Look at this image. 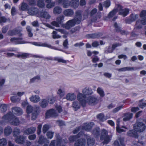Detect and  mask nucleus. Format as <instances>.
Listing matches in <instances>:
<instances>
[{
    "label": "nucleus",
    "instance_id": "nucleus-60",
    "mask_svg": "<svg viewBox=\"0 0 146 146\" xmlns=\"http://www.w3.org/2000/svg\"><path fill=\"white\" fill-rule=\"evenodd\" d=\"M51 24L57 27H60V24L58 23V22L56 20V21H53L51 23Z\"/></svg>",
    "mask_w": 146,
    "mask_h": 146
},
{
    "label": "nucleus",
    "instance_id": "nucleus-4",
    "mask_svg": "<svg viewBox=\"0 0 146 146\" xmlns=\"http://www.w3.org/2000/svg\"><path fill=\"white\" fill-rule=\"evenodd\" d=\"M97 11L96 9L94 8L90 12L91 21L92 22L96 21L98 19H100L101 17L100 14L99 13H97Z\"/></svg>",
    "mask_w": 146,
    "mask_h": 146
},
{
    "label": "nucleus",
    "instance_id": "nucleus-63",
    "mask_svg": "<svg viewBox=\"0 0 146 146\" xmlns=\"http://www.w3.org/2000/svg\"><path fill=\"white\" fill-rule=\"evenodd\" d=\"M28 12L30 15H34L35 13H36L34 9H29L28 10Z\"/></svg>",
    "mask_w": 146,
    "mask_h": 146
},
{
    "label": "nucleus",
    "instance_id": "nucleus-22",
    "mask_svg": "<svg viewBox=\"0 0 146 146\" xmlns=\"http://www.w3.org/2000/svg\"><path fill=\"white\" fill-rule=\"evenodd\" d=\"M101 33H99L94 34H91L87 35V36L88 37L92 38H96L100 37L102 36Z\"/></svg>",
    "mask_w": 146,
    "mask_h": 146
},
{
    "label": "nucleus",
    "instance_id": "nucleus-9",
    "mask_svg": "<svg viewBox=\"0 0 146 146\" xmlns=\"http://www.w3.org/2000/svg\"><path fill=\"white\" fill-rule=\"evenodd\" d=\"M86 101V103L87 102L89 105H94L97 104L98 100L96 97L94 96H90L87 98Z\"/></svg>",
    "mask_w": 146,
    "mask_h": 146
},
{
    "label": "nucleus",
    "instance_id": "nucleus-59",
    "mask_svg": "<svg viewBox=\"0 0 146 146\" xmlns=\"http://www.w3.org/2000/svg\"><path fill=\"white\" fill-rule=\"evenodd\" d=\"M33 110V107L31 105H28L27 108V111L28 113H30Z\"/></svg>",
    "mask_w": 146,
    "mask_h": 146
},
{
    "label": "nucleus",
    "instance_id": "nucleus-48",
    "mask_svg": "<svg viewBox=\"0 0 146 146\" xmlns=\"http://www.w3.org/2000/svg\"><path fill=\"white\" fill-rule=\"evenodd\" d=\"M54 60L57 61L59 62H62L64 63H66V60H64L62 58L59 57H54Z\"/></svg>",
    "mask_w": 146,
    "mask_h": 146
},
{
    "label": "nucleus",
    "instance_id": "nucleus-32",
    "mask_svg": "<svg viewBox=\"0 0 146 146\" xmlns=\"http://www.w3.org/2000/svg\"><path fill=\"white\" fill-rule=\"evenodd\" d=\"M133 114L131 113H127L125 114L124 117L123 118L124 121H127L129 120L132 117Z\"/></svg>",
    "mask_w": 146,
    "mask_h": 146
},
{
    "label": "nucleus",
    "instance_id": "nucleus-16",
    "mask_svg": "<svg viewBox=\"0 0 146 146\" xmlns=\"http://www.w3.org/2000/svg\"><path fill=\"white\" fill-rule=\"evenodd\" d=\"M36 130V128L34 127H31L26 129L24 131L25 134L29 135L30 134L34 133Z\"/></svg>",
    "mask_w": 146,
    "mask_h": 146
},
{
    "label": "nucleus",
    "instance_id": "nucleus-41",
    "mask_svg": "<svg viewBox=\"0 0 146 146\" xmlns=\"http://www.w3.org/2000/svg\"><path fill=\"white\" fill-rule=\"evenodd\" d=\"M26 29L28 33V35L29 37H32L33 36V34L31 32L32 29L29 26H27Z\"/></svg>",
    "mask_w": 146,
    "mask_h": 146
},
{
    "label": "nucleus",
    "instance_id": "nucleus-12",
    "mask_svg": "<svg viewBox=\"0 0 146 146\" xmlns=\"http://www.w3.org/2000/svg\"><path fill=\"white\" fill-rule=\"evenodd\" d=\"M39 14L40 17L46 19H49L51 17L49 13L44 10H42L40 11Z\"/></svg>",
    "mask_w": 146,
    "mask_h": 146
},
{
    "label": "nucleus",
    "instance_id": "nucleus-1",
    "mask_svg": "<svg viewBox=\"0 0 146 146\" xmlns=\"http://www.w3.org/2000/svg\"><path fill=\"white\" fill-rule=\"evenodd\" d=\"M75 14V17L74 19L68 21L65 25L64 27L66 29H69L74 26L76 24H78L81 22L82 19L81 11H77Z\"/></svg>",
    "mask_w": 146,
    "mask_h": 146
},
{
    "label": "nucleus",
    "instance_id": "nucleus-17",
    "mask_svg": "<svg viewBox=\"0 0 146 146\" xmlns=\"http://www.w3.org/2000/svg\"><path fill=\"white\" fill-rule=\"evenodd\" d=\"M86 144L85 140L81 139L77 140L75 143V146H85Z\"/></svg>",
    "mask_w": 146,
    "mask_h": 146
},
{
    "label": "nucleus",
    "instance_id": "nucleus-56",
    "mask_svg": "<svg viewBox=\"0 0 146 146\" xmlns=\"http://www.w3.org/2000/svg\"><path fill=\"white\" fill-rule=\"evenodd\" d=\"M110 5V2L109 0H107L104 2L103 6L106 8L108 7Z\"/></svg>",
    "mask_w": 146,
    "mask_h": 146
},
{
    "label": "nucleus",
    "instance_id": "nucleus-35",
    "mask_svg": "<svg viewBox=\"0 0 146 146\" xmlns=\"http://www.w3.org/2000/svg\"><path fill=\"white\" fill-rule=\"evenodd\" d=\"M40 106L42 108H46L48 105V102L45 99H43L41 100L40 103Z\"/></svg>",
    "mask_w": 146,
    "mask_h": 146
},
{
    "label": "nucleus",
    "instance_id": "nucleus-50",
    "mask_svg": "<svg viewBox=\"0 0 146 146\" xmlns=\"http://www.w3.org/2000/svg\"><path fill=\"white\" fill-rule=\"evenodd\" d=\"M52 37L54 39L60 38L61 36L60 35H58L56 32L55 31H53L52 33Z\"/></svg>",
    "mask_w": 146,
    "mask_h": 146
},
{
    "label": "nucleus",
    "instance_id": "nucleus-36",
    "mask_svg": "<svg viewBox=\"0 0 146 146\" xmlns=\"http://www.w3.org/2000/svg\"><path fill=\"white\" fill-rule=\"evenodd\" d=\"M28 8L29 6L28 5L24 2H23L21 3V6L20 8V9L23 11H25L27 10H28Z\"/></svg>",
    "mask_w": 146,
    "mask_h": 146
},
{
    "label": "nucleus",
    "instance_id": "nucleus-34",
    "mask_svg": "<svg viewBox=\"0 0 146 146\" xmlns=\"http://www.w3.org/2000/svg\"><path fill=\"white\" fill-rule=\"evenodd\" d=\"M129 11V10L128 9H122L121 11H120L119 14L122 15L123 17H125L128 13Z\"/></svg>",
    "mask_w": 146,
    "mask_h": 146
},
{
    "label": "nucleus",
    "instance_id": "nucleus-46",
    "mask_svg": "<svg viewBox=\"0 0 146 146\" xmlns=\"http://www.w3.org/2000/svg\"><path fill=\"white\" fill-rule=\"evenodd\" d=\"M20 131L19 129L16 128H15L13 131V135L14 137H17L20 133Z\"/></svg>",
    "mask_w": 146,
    "mask_h": 146
},
{
    "label": "nucleus",
    "instance_id": "nucleus-28",
    "mask_svg": "<svg viewBox=\"0 0 146 146\" xmlns=\"http://www.w3.org/2000/svg\"><path fill=\"white\" fill-rule=\"evenodd\" d=\"M100 130L98 127L95 128L93 130L92 134L96 137H98L100 135Z\"/></svg>",
    "mask_w": 146,
    "mask_h": 146
},
{
    "label": "nucleus",
    "instance_id": "nucleus-42",
    "mask_svg": "<svg viewBox=\"0 0 146 146\" xmlns=\"http://www.w3.org/2000/svg\"><path fill=\"white\" fill-rule=\"evenodd\" d=\"M13 95H15V96L12 97L11 99V101L14 102H18L20 100V99L17 97L16 96V94L15 93H13Z\"/></svg>",
    "mask_w": 146,
    "mask_h": 146
},
{
    "label": "nucleus",
    "instance_id": "nucleus-54",
    "mask_svg": "<svg viewBox=\"0 0 146 146\" xmlns=\"http://www.w3.org/2000/svg\"><path fill=\"white\" fill-rule=\"evenodd\" d=\"M49 127L47 125H44L42 128V132L44 133H45L49 129Z\"/></svg>",
    "mask_w": 146,
    "mask_h": 146
},
{
    "label": "nucleus",
    "instance_id": "nucleus-7",
    "mask_svg": "<svg viewBox=\"0 0 146 146\" xmlns=\"http://www.w3.org/2000/svg\"><path fill=\"white\" fill-rule=\"evenodd\" d=\"M29 43L36 46L46 47L51 49L64 52V51L62 50L61 49H58L54 46H52L48 44L46 42L43 43L41 42H30ZM64 52H65L64 51Z\"/></svg>",
    "mask_w": 146,
    "mask_h": 146
},
{
    "label": "nucleus",
    "instance_id": "nucleus-14",
    "mask_svg": "<svg viewBox=\"0 0 146 146\" xmlns=\"http://www.w3.org/2000/svg\"><path fill=\"white\" fill-rule=\"evenodd\" d=\"M56 137L57 139L56 142L57 146H65L64 145H62V146L60 145L61 141V139L59 137V134H56ZM55 143V140L52 141L50 144V146H54Z\"/></svg>",
    "mask_w": 146,
    "mask_h": 146
},
{
    "label": "nucleus",
    "instance_id": "nucleus-10",
    "mask_svg": "<svg viewBox=\"0 0 146 146\" xmlns=\"http://www.w3.org/2000/svg\"><path fill=\"white\" fill-rule=\"evenodd\" d=\"M23 39V38L22 37H13L11 39L10 41L13 42L15 44H23L28 43L22 40Z\"/></svg>",
    "mask_w": 146,
    "mask_h": 146
},
{
    "label": "nucleus",
    "instance_id": "nucleus-55",
    "mask_svg": "<svg viewBox=\"0 0 146 146\" xmlns=\"http://www.w3.org/2000/svg\"><path fill=\"white\" fill-rule=\"evenodd\" d=\"M88 135L86 134H84L82 131H80L78 133L76 136H77V138H80L81 137L84 136V137H86Z\"/></svg>",
    "mask_w": 146,
    "mask_h": 146
},
{
    "label": "nucleus",
    "instance_id": "nucleus-15",
    "mask_svg": "<svg viewBox=\"0 0 146 146\" xmlns=\"http://www.w3.org/2000/svg\"><path fill=\"white\" fill-rule=\"evenodd\" d=\"M63 13L66 17H71L73 15L74 13L72 9H67L64 10Z\"/></svg>",
    "mask_w": 146,
    "mask_h": 146
},
{
    "label": "nucleus",
    "instance_id": "nucleus-33",
    "mask_svg": "<svg viewBox=\"0 0 146 146\" xmlns=\"http://www.w3.org/2000/svg\"><path fill=\"white\" fill-rule=\"evenodd\" d=\"M12 132V129L11 127L8 126L5 128L4 130V133L5 135L8 136Z\"/></svg>",
    "mask_w": 146,
    "mask_h": 146
},
{
    "label": "nucleus",
    "instance_id": "nucleus-30",
    "mask_svg": "<svg viewBox=\"0 0 146 146\" xmlns=\"http://www.w3.org/2000/svg\"><path fill=\"white\" fill-rule=\"evenodd\" d=\"M38 143L40 144H42L44 143H48L49 142L46 138H44V136L42 135H40L39 137Z\"/></svg>",
    "mask_w": 146,
    "mask_h": 146
},
{
    "label": "nucleus",
    "instance_id": "nucleus-5",
    "mask_svg": "<svg viewBox=\"0 0 146 146\" xmlns=\"http://www.w3.org/2000/svg\"><path fill=\"white\" fill-rule=\"evenodd\" d=\"M108 131L104 129L102 130V134L100 139L101 140H104V143L107 144L110 142L111 139L110 136L108 135Z\"/></svg>",
    "mask_w": 146,
    "mask_h": 146
},
{
    "label": "nucleus",
    "instance_id": "nucleus-2",
    "mask_svg": "<svg viewBox=\"0 0 146 146\" xmlns=\"http://www.w3.org/2000/svg\"><path fill=\"white\" fill-rule=\"evenodd\" d=\"M83 94L79 93L77 96V98L81 103L82 106L83 107L85 106L86 104V95H92L93 92L92 89L89 87H86L84 88L82 90Z\"/></svg>",
    "mask_w": 146,
    "mask_h": 146
},
{
    "label": "nucleus",
    "instance_id": "nucleus-51",
    "mask_svg": "<svg viewBox=\"0 0 146 146\" xmlns=\"http://www.w3.org/2000/svg\"><path fill=\"white\" fill-rule=\"evenodd\" d=\"M37 5L40 7H43L45 4L43 0H38L37 3Z\"/></svg>",
    "mask_w": 146,
    "mask_h": 146
},
{
    "label": "nucleus",
    "instance_id": "nucleus-37",
    "mask_svg": "<svg viewBox=\"0 0 146 146\" xmlns=\"http://www.w3.org/2000/svg\"><path fill=\"white\" fill-rule=\"evenodd\" d=\"M56 20L59 24L61 25L64 21V16L63 15L59 16L57 17Z\"/></svg>",
    "mask_w": 146,
    "mask_h": 146
},
{
    "label": "nucleus",
    "instance_id": "nucleus-53",
    "mask_svg": "<svg viewBox=\"0 0 146 146\" xmlns=\"http://www.w3.org/2000/svg\"><path fill=\"white\" fill-rule=\"evenodd\" d=\"M80 29V27L79 26L76 27L75 28H72L70 31V32L72 34L76 32L77 31H79Z\"/></svg>",
    "mask_w": 146,
    "mask_h": 146
},
{
    "label": "nucleus",
    "instance_id": "nucleus-24",
    "mask_svg": "<svg viewBox=\"0 0 146 146\" xmlns=\"http://www.w3.org/2000/svg\"><path fill=\"white\" fill-rule=\"evenodd\" d=\"M134 129V130H130L127 133V135L128 136L131 137H134L135 138H137L138 136L137 133Z\"/></svg>",
    "mask_w": 146,
    "mask_h": 146
},
{
    "label": "nucleus",
    "instance_id": "nucleus-23",
    "mask_svg": "<svg viewBox=\"0 0 146 146\" xmlns=\"http://www.w3.org/2000/svg\"><path fill=\"white\" fill-rule=\"evenodd\" d=\"M86 138L87 139V146H93L94 143V140L91 138L88 135Z\"/></svg>",
    "mask_w": 146,
    "mask_h": 146
},
{
    "label": "nucleus",
    "instance_id": "nucleus-44",
    "mask_svg": "<svg viewBox=\"0 0 146 146\" xmlns=\"http://www.w3.org/2000/svg\"><path fill=\"white\" fill-rule=\"evenodd\" d=\"M55 99V97L53 96H49L47 98L48 102L51 104H53L54 102Z\"/></svg>",
    "mask_w": 146,
    "mask_h": 146
},
{
    "label": "nucleus",
    "instance_id": "nucleus-45",
    "mask_svg": "<svg viewBox=\"0 0 146 146\" xmlns=\"http://www.w3.org/2000/svg\"><path fill=\"white\" fill-rule=\"evenodd\" d=\"M142 25L141 23V22L139 20H138L136 22L135 29L137 28L138 29H140L142 28Z\"/></svg>",
    "mask_w": 146,
    "mask_h": 146
},
{
    "label": "nucleus",
    "instance_id": "nucleus-27",
    "mask_svg": "<svg viewBox=\"0 0 146 146\" xmlns=\"http://www.w3.org/2000/svg\"><path fill=\"white\" fill-rule=\"evenodd\" d=\"M79 0H72L70 2V6L74 8H76L78 6Z\"/></svg>",
    "mask_w": 146,
    "mask_h": 146
},
{
    "label": "nucleus",
    "instance_id": "nucleus-20",
    "mask_svg": "<svg viewBox=\"0 0 146 146\" xmlns=\"http://www.w3.org/2000/svg\"><path fill=\"white\" fill-rule=\"evenodd\" d=\"M26 137L22 135L17 136L16 138V142L18 144H23L25 142Z\"/></svg>",
    "mask_w": 146,
    "mask_h": 146
},
{
    "label": "nucleus",
    "instance_id": "nucleus-61",
    "mask_svg": "<svg viewBox=\"0 0 146 146\" xmlns=\"http://www.w3.org/2000/svg\"><path fill=\"white\" fill-rule=\"evenodd\" d=\"M38 113L36 111H34L32 113L31 118L32 120L35 119L38 115Z\"/></svg>",
    "mask_w": 146,
    "mask_h": 146
},
{
    "label": "nucleus",
    "instance_id": "nucleus-26",
    "mask_svg": "<svg viewBox=\"0 0 146 146\" xmlns=\"http://www.w3.org/2000/svg\"><path fill=\"white\" fill-rule=\"evenodd\" d=\"M30 101L34 103H37L40 100V98L37 95H33L30 98Z\"/></svg>",
    "mask_w": 146,
    "mask_h": 146
},
{
    "label": "nucleus",
    "instance_id": "nucleus-57",
    "mask_svg": "<svg viewBox=\"0 0 146 146\" xmlns=\"http://www.w3.org/2000/svg\"><path fill=\"white\" fill-rule=\"evenodd\" d=\"M63 7L64 8H68L70 5V3H69L68 1L66 0L62 4Z\"/></svg>",
    "mask_w": 146,
    "mask_h": 146
},
{
    "label": "nucleus",
    "instance_id": "nucleus-52",
    "mask_svg": "<svg viewBox=\"0 0 146 146\" xmlns=\"http://www.w3.org/2000/svg\"><path fill=\"white\" fill-rule=\"evenodd\" d=\"M122 9V8L120 5H117L113 9H115V11L116 13L117 12H119V13L120 11H121Z\"/></svg>",
    "mask_w": 146,
    "mask_h": 146
},
{
    "label": "nucleus",
    "instance_id": "nucleus-47",
    "mask_svg": "<svg viewBox=\"0 0 146 146\" xmlns=\"http://www.w3.org/2000/svg\"><path fill=\"white\" fill-rule=\"evenodd\" d=\"M7 141L5 138L0 139V146H6Z\"/></svg>",
    "mask_w": 146,
    "mask_h": 146
},
{
    "label": "nucleus",
    "instance_id": "nucleus-3",
    "mask_svg": "<svg viewBox=\"0 0 146 146\" xmlns=\"http://www.w3.org/2000/svg\"><path fill=\"white\" fill-rule=\"evenodd\" d=\"M3 120L4 122H9L11 124L15 126L19 125L20 123L19 118L11 112L3 116Z\"/></svg>",
    "mask_w": 146,
    "mask_h": 146
},
{
    "label": "nucleus",
    "instance_id": "nucleus-49",
    "mask_svg": "<svg viewBox=\"0 0 146 146\" xmlns=\"http://www.w3.org/2000/svg\"><path fill=\"white\" fill-rule=\"evenodd\" d=\"M57 94H58L60 97H62L64 96L65 94V92L63 89H59L57 92Z\"/></svg>",
    "mask_w": 146,
    "mask_h": 146
},
{
    "label": "nucleus",
    "instance_id": "nucleus-38",
    "mask_svg": "<svg viewBox=\"0 0 146 146\" xmlns=\"http://www.w3.org/2000/svg\"><path fill=\"white\" fill-rule=\"evenodd\" d=\"M97 118L100 121H103L107 119L103 113H101L98 114L97 116Z\"/></svg>",
    "mask_w": 146,
    "mask_h": 146
},
{
    "label": "nucleus",
    "instance_id": "nucleus-62",
    "mask_svg": "<svg viewBox=\"0 0 146 146\" xmlns=\"http://www.w3.org/2000/svg\"><path fill=\"white\" fill-rule=\"evenodd\" d=\"M53 132L51 131H48L46 135L48 138L51 139L53 137Z\"/></svg>",
    "mask_w": 146,
    "mask_h": 146
},
{
    "label": "nucleus",
    "instance_id": "nucleus-40",
    "mask_svg": "<svg viewBox=\"0 0 146 146\" xmlns=\"http://www.w3.org/2000/svg\"><path fill=\"white\" fill-rule=\"evenodd\" d=\"M30 54L28 53H23L17 55V57L19 58L21 57L23 58H26L29 57Z\"/></svg>",
    "mask_w": 146,
    "mask_h": 146
},
{
    "label": "nucleus",
    "instance_id": "nucleus-18",
    "mask_svg": "<svg viewBox=\"0 0 146 146\" xmlns=\"http://www.w3.org/2000/svg\"><path fill=\"white\" fill-rule=\"evenodd\" d=\"M114 26L115 28L116 31L117 32H119L122 35H127L128 34L127 32L124 30H122L121 29V27L119 26L116 23L114 24Z\"/></svg>",
    "mask_w": 146,
    "mask_h": 146
},
{
    "label": "nucleus",
    "instance_id": "nucleus-11",
    "mask_svg": "<svg viewBox=\"0 0 146 146\" xmlns=\"http://www.w3.org/2000/svg\"><path fill=\"white\" fill-rule=\"evenodd\" d=\"M138 14H131L129 18L126 19H125V23H126L130 24L132 22L138 18Z\"/></svg>",
    "mask_w": 146,
    "mask_h": 146
},
{
    "label": "nucleus",
    "instance_id": "nucleus-8",
    "mask_svg": "<svg viewBox=\"0 0 146 146\" xmlns=\"http://www.w3.org/2000/svg\"><path fill=\"white\" fill-rule=\"evenodd\" d=\"M58 115L56 111L53 109H51L48 110L46 113V118H48L50 117H55Z\"/></svg>",
    "mask_w": 146,
    "mask_h": 146
},
{
    "label": "nucleus",
    "instance_id": "nucleus-58",
    "mask_svg": "<svg viewBox=\"0 0 146 146\" xmlns=\"http://www.w3.org/2000/svg\"><path fill=\"white\" fill-rule=\"evenodd\" d=\"M123 105L119 106L114 108L112 112L113 113H115L118 112L121 109L123 108Z\"/></svg>",
    "mask_w": 146,
    "mask_h": 146
},
{
    "label": "nucleus",
    "instance_id": "nucleus-29",
    "mask_svg": "<svg viewBox=\"0 0 146 146\" xmlns=\"http://www.w3.org/2000/svg\"><path fill=\"white\" fill-rule=\"evenodd\" d=\"M94 125V123L91 122L83 126L82 127V129L86 131H89L91 129Z\"/></svg>",
    "mask_w": 146,
    "mask_h": 146
},
{
    "label": "nucleus",
    "instance_id": "nucleus-64",
    "mask_svg": "<svg viewBox=\"0 0 146 146\" xmlns=\"http://www.w3.org/2000/svg\"><path fill=\"white\" fill-rule=\"evenodd\" d=\"M40 79V77L39 76H37L32 78L30 81V82L33 83L36 80H39Z\"/></svg>",
    "mask_w": 146,
    "mask_h": 146
},
{
    "label": "nucleus",
    "instance_id": "nucleus-43",
    "mask_svg": "<svg viewBox=\"0 0 146 146\" xmlns=\"http://www.w3.org/2000/svg\"><path fill=\"white\" fill-rule=\"evenodd\" d=\"M97 92L102 97H103L104 96V92L102 88L98 87L97 90Z\"/></svg>",
    "mask_w": 146,
    "mask_h": 146
},
{
    "label": "nucleus",
    "instance_id": "nucleus-19",
    "mask_svg": "<svg viewBox=\"0 0 146 146\" xmlns=\"http://www.w3.org/2000/svg\"><path fill=\"white\" fill-rule=\"evenodd\" d=\"M12 111L13 113L18 115H21L23 113L21 109L16 107L12 108Z\"/></svg>",
    "mask_w": 146,
    "mask_h": 146
},
{
    "label": "nucleus",
    "instance_id": "nucleus-39",
    "mask_svg": "<svg viewBox=\"0 0 146 146\" xmlns=\"http://www.w3.org/2000/svg\"><path fill=\"white\" fill-rule=\"evenodd\" d=\"M121 44L120 43H116L112 45L111 47V49L110 50H108L109 53H112L115 48L118 46H121Z\"/></svg>",
    "mask_w": 146,
    "mask_h": 146
},
{
    "label": "nucleus",
    "instance_id": "nucleus-13",
    "mask_svg": "<svg viewBox=\"0 0 146 146\" xmlns=\"http://www.w3.org/2000/svg\"><path fill=\"white\" fill-rule=\"evenodd\" d=\"M124 138L120 137L117 139L113 143L114 146H124Z\"/></svg>",
    "mask_w": 146,
    "mask_h": 146
},
{
    "label": "nucleus",
    "instance_id": "nucleus-21",
    "mask_svg": "<svg viewBox=\"0 0 146 146\" xmlns=\"http://www.w3.org/2000/svg\"><path fill=\"white\" fill-rule=\"evenodd\" d=\"M77 101H75L72 103V107L75 110H77L78 109L80 108L81 105L82 106L80 102Z\"/></svg>",
    "mask_w": 146,
    "mask_h": 146
},
{
    "label": "nucleus",
    "instance_id": "nucleus-6",
    "mask_svg": "<svg viewBox=\"0 0 146 146\" xmlns=\"http://www.w3.org/2000/svg\"><path fill=\"white\" fill-rule=\"evenodd\" d=\"M134 129L137 131L142 132L145 129V125L142 122L137 121L134 126Z\"/></svg>",
    "mask_w": 146,
    "mask_h": 146
},
{
    "label": "nucleus",
    "instance_id": "nucleus-25",
    "mask_svg": "<svg viewBox=\"0 0 146 146\" xmlns=\"http://www.w3.org/2000/svg\"><path fill=\"white\" fill-rule=\"evenodd\" d=\"M76 96L74 93H69L66 96V98L67 100L73 101L76 99Z\"/></svg>",
    "mask_w": 146,
    "mask_h": 146
},
{
    "label": "nucleus",
    "instance_id": "nucleus-31",
    "mask_svg": "<svg viewBox=\"0 0 146 146\" xmlns=\"http://www.w3.org/2000/svg\"><path fill=\"white\" fill-rule=\"evenodd\" d=\"M62 11V9L59 6L55 7L53 9V13L54 14H59Z\"/></svg>",
    "mask_w": 146,
    "mask_h": 146
}]
</instances>
